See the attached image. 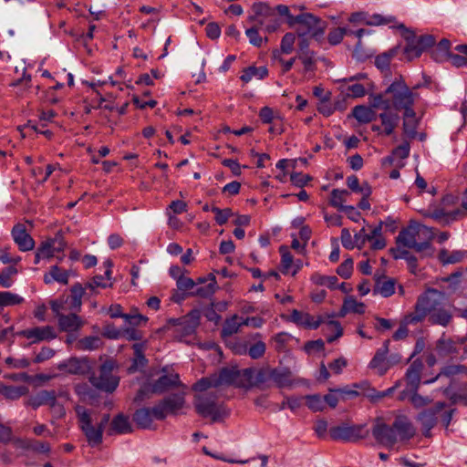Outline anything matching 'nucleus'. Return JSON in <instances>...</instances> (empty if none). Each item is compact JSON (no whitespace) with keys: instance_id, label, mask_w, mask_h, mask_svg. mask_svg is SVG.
<instances>
[{"instance_id":"nucleus-1","label":"nucleus","mask_w":467,"mask_h":467,"mask_svg":"<svg viewBox=\"0 0 467 467\" xmlns=\"http://www.w3.org/2000/svg\"><path fill=\"white\" fill-rule=\"evenodd\" d=\"M429 317L431 324L442 327L448 326L451 320V314L446 307V298L443 293L436 289H429L420 296L415 306V314L410 322L422 321Z\"/></svg>"},{"instance_id":"nucleus-2","label":"nucleus","mask_w":467,"mask_h":467,"mask_svg":"<svg viewBox=\"0 0 467 467\" xmlns=\"http://www.w3.org/2000/svg\"><path fill=\"white\" fill-rule=\"evenodd\" d=\"M371 432L378 443L392 447L400 441L412 438L415 429L406 417H398L391 426L386 424L381 418H377Z\"/></svg>"},{"instance_id":"nucleus-3","label":"nucleus","mask_w":467,"mask_h":467,"mask_svg":"<svg viewBox=\"0 0 467 467\" xmlns=\"http://www.w3.org/2000/svg\"><path fill=\"white\" fill-rule=\"evenodd\" d=\"M76 413L78 419V426L84 433L89 446L97 447L103 441V432L106 425L110 420L109 414L106 413L99 419V412L88 410L83 406H77Z\"/></svg>"},{"instance_id":"nucleus-4","label":"nucleus","mask_w":467,"mask_h":467,"mask_svg":"<svg viewBox=\"0 0 467 467\" xmlns=\"http://www.w3.org/2000/svg\"><path fill=\"white\" fill-rule=\"evenodd\" d=\"M433 236L432 228L414 223L402 229L397 236L396 242L398 246L414 249L420 253L431 248V241Z\"/></svg>"},{"instance_id":"nucleus-5","label":"nucleus","mask_w":467,"mask_h":467,"mask_svg":"<svg viewBox=\"0 0 467 467\" xmlns=\"http://www.w3.org/2000/svg\"><path fill=\"white\" fill-rule=\"evenodd\" d=\"M445 406L444 402L440 401L433 408L423 410L418 414L417 420L420 423L425 437L431 435V431L436 426L439 418L441 424L448 429L456 410L451 409L443 411Z\"/></svg>"},{"instance_id":"nucleus-6","label":"nucleus","mask_w":467,"mask_h":467,"mask_svg":"<svg viewBox=\"0 0 467 467\" xmlns=\"http://www.w3.org/2000/svg\"><path fill=\"white\" fill-rule=\"evenodd\" d=\"M385 95L389 97V106L396 110H407L413 108L418 98L405 83L402 78H396L386 89Z\"/></svg>"},{"instance_id":"nucleus-7","label":"nucleus","mask_w":467,"mask_h":467,"mask_svg":"<svg viewBox=\"0 0 467 467\" xmlns=\"http://www.w3.org/2000/svg\"><path fill=\"white\" fill-rule=\"evenodd\" d=\"M117 370V365L113 360H106L99 368V376L91 375L89 382L97 389L111 393L118 388L119 383Z\"/></svg>"},{"instance_id":"nucleus-8","label":"nucleus","mask_w":467,"mask_h":467,"mask_svg":"<svg viewBox=\"0 0 467 467\" xmlns=\"http://www.w3.org/2000/svg\"><path fill=\"white\" fill-rule=\"evenodd\" d=\"M369 434V429L366 423L351 424L342 422L329 429V436L334 441H342L345 442H358L366 439Z\"/></svg>"},{"instance_id":"nucleus-9","label":"nucleus","mask_w":467,"mask_h":467,"mask_svg":"<svg viewBox=\"0 0 467 467\" xmlns=\"http://www.w3.org/2000/svg\"><path fill=\"white\" fill-rule=\"evenodd\" d=\"M296 24L300 25V27L297 30L299 36L311 35L312 36L317 37L322 36L325 32V23L319 17L310 13H304L296 16H291L290 26H294Z\"/></svg>"},{"instance_id":"nucleus-10","label":"nucleus","mask_w":467,"mask_h":467,"mask_svg":"<svg viewBox=\"0 0 467 467\" xmlns=\"http://www.w3.org/2000/svg\"><path fill=\"white\" fill-rule=\"evenodd\" d=\"M193 403L197 413L203 418H211L213 421H217L222 416L221 408L216 402V396L213 394H196Z\"/></svg>"},{"instance_id":"nucleus-11","label":"nucleus","mask_w":467,"mask_h":467,"mask_svg":"<svg viewBox=\"0 0 467 467\" xmlns=\"http://www.w3.org/2000/svg\"><path fill=\"white\" fill-rule=\"evenodd\" d=\"M345 85L342 86V91L351 98H361L366 95L367 87L370 85L367 75L364 73H358L349 78H346L339 80Z\"/></svg>"},{"instance_id":"nucleus-12","label":"nucleus","mask_w":467,"mask_h":467,"mask_svg":"<svg viewBox=\"0 0 467 467\" xmlns=\"http://www.w3.org/2000/svg\"><path fill=\"white\" fill-rule=\"evenodd\" d=\"M91 368L92 362L86 357H72L57 364L58 370L70 375H86Z\"/></svg>"},{"instance_id":"nucleus-13","label":"nucleus","mask_w":467,"mask_h":467,"mask_svg":"<svg viewBox=\"0 0 467 467\" xmlns=\"http://www.w3.org/2000/svg\"><path fill=\"white\" fill-rule=\"evenodd\" d=\"M163 406L141 408L135 411L133 420L141 429H151L154 420H163Z\"/></svg>"},{"instance_id":"nucleus-14","label":"nucleus","mask_w":467,"mask_h":467,"mask_svg":"<svg viewBox=\"0 0 467 467\" xmlns=\"http://www.w3.org/2000/svg\"><path fill=\"white\" fill-rule=\"evenodd\" d=\"M51 308L53 312H55L58 317V325L61 330L72 332L78 330L83 325V322L80 319V317L77 316L75 313L69 315L59 314L61 305L58 304L57 302H53L51 305Z\"/></svg>"},{"instance_id":"nucleus-15","label":"nucleus","mask_w":467,"mask_h":467,"mask_svg":"<svg viewBox=\"0 0 467 467\" xmlns=\"http://www.w3.org/2000/svg\"><path fill=\"white\" fill-rule=\"evenodd\" d=\"M11 235L21 252H28L34 249L35 241L27 233L24 223H16L11 231Z\"/></svg>"},{"instance_id":"nucleus-16","label":"nucleus","mask_w":467,"mask_h":467,"mask_svg":"<svg viewBox=\"0 0 467 467\" xmlns=\"http://www.w3.org/2000/svg\"><path fill=\"white\" fill-rule=\"evenodd\" d=\"M389 343L390 341L389 339L385 340L383 342L382 347L376 351L374 357L372 358L368 364V368L376 370L379 376L385 375L387 371L390 368L387 358Z\"/></svg>"},{"instance_id":"nucleus-17","label":"nucleus","mask_w":467,"mask_h":467,"mask_svg":"<svg viewBox=\"0 0 467 467\" xmlns=\"http://www.w3.org/2000/svg\"><path fill=\"white\" fill-rule=\"evenodd\" d=\"M19 335L29 339L31 344L51 340L57 337L54 328L50 326L27 328L19 332Z\"/></svg>"},{"instance_id":"nucleus-18","label":"nucleus","mask_w":467,"mask_h":467,"mask_svg":"<svg viewBox=\"0 0 467 467\" xmlns=\"http://www.w3.org/2000/svg\"><path fill=\"white\" fill-rule=\"evenodd\" d=\"M289 319L297 326H301L308 329H317L323 322L321 317H315L314 316H311L308 313L302 312L296 309H294L291 312Z\"/></svg>"},{"instance_id":"nucleus-19","label":"nucleus","mask_w":467,"mask_h":467,"mask_svg":"<svg viewBox=\"0 0 467 467\" xmlns=\"http://www.w3.org/2000/svg\"><path fill=\"white\" fill-rule=\"evenodd\" d=\"M436 350L440 357H453L459 352V344L443 333L436 342Z\"/></svg>"},{"instance_id":"nucleus-20","label":"nucleus","mask_w":467,"mask_h":467,"mask_svg":"<svg viewBox=\"0 0 467 467\" xmlns=\"http://www.w3.org/2000/svg\"><path fill=\"white\" fill-rule=\"evenodd\" d=\"M132 431V427L130 422L129 417L122 413L115 416L111 422L109 433L112 434H126Z\"/></svg>"},{"instance_id":"nucleus-21","label":"nucleus","mask_w":467,"mask_h":467,"mask_svg":"<svg viewBox=\"0 0 467 467\" xmlns=\"http://www.w3.org/2000/svg\"><path fill=\"white\" fill-rule=\"evenodd\" d=\"M200 312L198 310L191 311L187 316L174 321L178 326L182 327L184 334L190 335L195 331L200 322Z\"/></svg>"},{"instance_id":"nucleus-22","label":"nucleus","mask_w":467,"mask_h":467,"mask_svg":"<svg viewBox=\"0 0 467 467\" xmlns=\"http://www.w3.org/2000/svg\"><path fill=\"white\" fill-rule=\"evenodd\" d=\"M423 368V363L420 359H415L408 368L406 379L411 389H417L420 382V374Z\"/></svg>"},{"instance_id":"nucleus-23","label":"nucleus","mask_w":467,"mask_h":467,"mask_svg":"<svg viewBox=\"0 0 467 467\" xmlns=\"http://www.w3.org/2000/svg\"><path fill=\"white\" fill-rule=\"evenodd\" d=\"M184 405V397L182 394H172L163 400H161L158 406H163L164 419L168 413H175L181 410Z\"/></svg>"},{"instance_id":"nucleus-24","label":"nucleus","mask_w":467,"mask_h":467,"mask_svg":"<svg viewBox=\"0 0 467 467\" xmlns=\"http://www.w3.org/2000/svg\"><path fill=\"white\" fill-rule=\"evenodd\" d=\"M272 381L278 388H285L293 385L292 372L287 368H272Z\"/></svg>"},{"instance_id":"nucleus-25","label":"nucleus","mask_w":467,"mask_h":467,"mask_svg":"<svg viewBox=\"0 0 467 467\" xmlns=\"http://www.w3.org/2000/svg\"><path fill=\"white\" fill-rule=\"evenodd\" d=\"M253 11L254 15L250 18L254 24L259 26H264L266 23V19L275 12L268 5L264 3L254 4Z\"/></svg>"},{"instance_id":"nucleus-26","label":"nucleus","mask_w":467,"mask_h":467,"mask_svg":"<svg viewBox=\"0 0 467 467\" xmlns=\"http://www.w3.org/2000/svg\"><path fill=\"white\" fill-rule=\"evenodd\" d=\"M462 211L455 210L453 212H445L443 209L429 210L425 213L426 217L434 219L437 222L449 223L451 221L456 220L462 214Z\"/></svg>"},{"instance_id":"nucleus-27","label":"nucleus","mask_w":467,"mask_h":467,"mask_svg":"<svg viewBox=\"0 0 467 467\" xmlns=\"http://www.w3.org/2000/svg\"><path fill=\"white\" fill-rule=\"evenodd\" d=\"M410 144L409 142L405 141L400 146H398L396 149L392 150L391 155L386 157L382 161L383 165H392L394 163H397L400 161H402L410 155Z\"/></svg>"},{"instance_id":"nucleus-28","label":"nucleus","mask_w":467,"mask_h":467,"mask_svg":"<svg viewBox=\"0 0 467 467\" xmlns=\"http://www.w3.org/2000/svg\"><path fill=\"white\" fill-rule=\"evenodd\" d=\"M55 390L43 389L31 395L26 401V406L37 409L40 406H47L51 401L52 394Z\"/></svg>"},{"instance_id":"nucleus-29","label":"nucleus","mask_w":467,"mask_h":467,"mask_svg":"<svg viewBox=\"0 0 467 467\" xmlns=\"http://www.w3.org/2000/svg\"><path fill=\"white\" fill-rule=\"evenodd\" d=\"M379 118L381 121V126L383 128L382 133L389 136L392 134L395 128L399 123L400 117L397 113L393 112H383L379 115Z\"/></svg>"},{"instance_id":"nucleus-30","label":"nucleus","mask_w":467,"mask_h":467,"mask_svg":"<svg viewBox=\"0 0 467 467\" xmlns=\"http://www.w3.org/2000/svg\"><path fill=\"white\" fill-rule=\"evenodd\" d=\"M403 131L409 138H415L418 120L416 119V113L412 109H407L403 114Z\"/></svg>"},{"instance_id":"nucleus-31","label":"nucleus","mask_w":467,"mask_h":467,"mask_svg":"<svg viewBox=\"0 0 467 467\" xmlns=\"http://www.w3.org/2000/svg\"><path fill=\"white\" fill-rule=\"evenodd\" d=\"M268 75V69L266 67H255L250 66L244 69L242 76L240 77L241 80L244 83L250 82L253 78L256 79H264Z\"/></svg>"},{"instance_id":"nucleus-32","label":"nucleus","mask_w":467,"mask_h":467,"mask_svg":"<svg viewBox=\"0 0 467 467\" xmlns=\"http://www.w3.org/2000/svg\"><path fill=\"white\" fill-rule=\"evenodd\" d=\"M243 326V317L234 315L231 318L225 320L221 331V335L223 337H231L234 334H236Z\"/></svg>"},{"instance_id":"nucleus-33","label":"nucleus","mask_w":467,"mask_h":467,"mask_svg":"<svg viewBox=\"0 0 467 467\" xmlns=\"http://www.w3.org/2000/svg\"><path fill=\"white\" fill-rule=\"evenodd\" d=\"M62 398L67 400V395H63V393L57 394L56 391H54L52 394L51 401L47 404L53 416L57 419L63 418L66 415L64 402L61 400Z\"/></svg>"},{"instance_id":"nucleus-34","label":"nucleus","mask_w":467,"mask_h":467,"mask_svg":"<svg viewBox=\"0 0 467 467\" xmlns=\"http://www.w3.org/2000/svg\"><path fill=\"white\" fill-rule=\"evenodd\" d=\"M450 47L451 42L446 38L441 39L431 52L432 58L437 62L448 61L451 54Z\"/></svg>"},{"instance_id":"nucleus-35","label":"nucleus","mask_w":467,"mask_h":467,"mask_svg":"<svg viewBox=\"0 0 467 467\" xmlns=\"http://www.w3.org/2000/svg\"><path fill=\"white\" fill-rule=\"evenodd\" d=\"M179 382L178 374L163 375L156 380L152 386V389L154 392H163L170 387L179 384Z\"/></svg>"},{"instance_id":"nucleus-36","label":"nucleus","mask_w":467,"mask_h":467,"mask_svg":"<svg viewBox=\"0 0 467 467\" xmlns=\"http://www.w3.org/2000/svg\"><path fill=\"white\" fill-rule=\"evenodd\" d=\"M464 257H467V250H457L450 253L448 250L442 249L439 254V259L444 265L459 263Z\"/></svg>"},{"instance_id":"nucleus-37","label":"nucleus","mask_w":467,"mask_h":467,"mask_svg":"<svg viewBox=\"0 0 467 467\" xmlns=\"http://www.w3.org/2000/svg\"><path fill=\"white\" fill-rule=\"evenodd\" d=\"M352 115L360 123H368L376 117L375 111L371 108L364 105L354 107Z\"/></svg>"},{"instance_id":"nucleus-38","label":"nucleus","mask_w":467,"mask_h":467,"mask_svg":"<svg viewBox=\"0 0 467 467\" xmlns=\"http://www.w3.org/2000/svg\"><path fill=\"white\" fill-rule=\"evenodd\" d=\"M69 273L66 270H62L57 265H54L50 268V271L47 275H45L44 280L47 284L51 283L52 281H57L61 284L68 283Z\"/></svg>"},{"instance_id":"nucleus-39","label":"nucleus","mask_w":467,"mask_h":467,"mask_svg":"<svg viewBox=\"0 0 467 467\" xmlns=\"http://www.w3.org/2000/svg\"><path fill=\"white\" fill-rule=\"evenodd\" d=\"M104 265L107 266V269L105 271V275L107 277V280L104 281V276L103 275H96V276L93 277L91 282L87 284L86 288H89L90 290H94L95 288H98V287L106 288V287H108L109 285L108 281L110 278V275H111L110 267L112 266V263H111V261L107 260L104 263Z\"/></svg>"},{"instance_id":"nucleus-40","label":"nucleus","mask_w":467,"mask_h":467,"mask_svg":"<svg viewBox=\"0 0 467 467\" xmlns=\"http://www.w3.org/2000/svg\"><path fill=\"white\" fill-rule=\"evenodd\" d=\"M374 294H379L383 297H389L395 293V282L393 279H382L376 282Z\"/></svg>"},{"instance_id":"nucleus-41","label":"nucleus","mask_w":467,"mask_h":467,"mask_svg":"<svg viewBox=\"0 0 467 467\" xmlns=\"http://www.w3.org/2000/svg\"><path fill=\"white\" fill-rule=\"evenodd\" d=\"M363 314L365 312V305L357 301L354 297L349 296L344 300L340 316L344 317L347 313Z\"/></svg>"},{"instance_id":"nucleus-42","label":"nucleus","mask_w":467,"mask_h":467,"mask_svg":"<svg viewBox=\"0 0 467 467\" xmlns=\"http://www.w3.org/2000/svg\"><path fill=\"white\" fill-rule=\"evenodd\" d=\"M28 387L26 386H2L0 393L8 400H17L27 394Z\"/></svg>"},{"instance_id":"nucleus-43","label":"nucleus","mask_w":467,"mask_h":467,"mask_svg":"<svg viewBox=\"0 0 467 467\" xmlns=\"http://www.w3.org/2000/svg\"><path fill=\"white\" fill-rule=\"evenodd\" d=\"M350 195V192L348 190H339L334 189L330 194L329 203L331 206L337 208L341 211L347 205H344V202L348 201V197Z\"/></svg>"},{"instance_id":"nucleus-44","label":"nucleus","mask_w":467,"mask_h":467,"mask_svg":"<svg viewBox=\"0 0 467 467\" xmlns=\"http://www.w3.org/2000/svg\"><path fill=\"white\" fill-rule=\"evenodd\" d=\"M237 370L238 368L234 367L222 368L218 374H215L218 387L223 385H233Z\"/></svg>"},{"instance_id":"nucleus-45","label":"nucleus","mask_w":467,"mask_h":467,"mask_svg":"<svg viewBox=\"0 0 467 467\" xmlns=\"http://www.w3.org/2000/svg\"><path fill=\"white\" fill-rule=\"evenodd\" d=\"M254 370L251 368L238 369L233 385L246 388L251 385Z\"/></svg>"},{"instance_id":"nucleus-46","label":"nucleus","mask_w":467,"mask_h":467,"mask_svg":"<svg viewBox=\"0 0 467 467\" xmlns=\"http://www.w3.org/2000/svg\"><path fill=\"white\" fill-rule=\"evenodd\" d=\"M311 280L316 285L328 288H336L338 281L336 275H324L319 273H315L311 276Z\"/></svg>"},{"instance_id":"nucleus-47","label":"nucleus","mask_w":467,"mask_h":467,"mask_svg":"<svg viewBox=\"0 0 467 467\" xmlns=\"http://www.w3.org/2000/svg\"><path fill=\"white\" fill-rule=\"evenodd\" d=\"M56 244L57 239H49L43 242L37 248L38 256H42L45 259H50L56 254Z\"/></svg>"},{"instance_id":"nucleus-48","label":"nucleus","mask_w":467,"mask_h":467,"mask_svg":"<svg viewBox=\"0 0 467 467\" xmlns=\"http://www.w3.org/2000/svg\"><path fill=\"white\" fill-rule=\"evenodd\" d=\"M24 298L8 291L0 292V307L16 306L23 303Z\"/></svg>"},{"instance_id":"nucleus-49","label":"nucleus","mask_w":467,"mask_h":467,"mask_svg":"<svg viewBox=\"0 0 467 467\" xmlns=\"http://www.w3.org/2000/svg\"><path fill=\"white\" fill-rule=\"evenodd\" d=\"M422 52V48L418 45L414 38L408 40L404 48V55L408 60H412L416 57H419Z\"/></svg>"},{"instance_id":"nucleus-50","label":"nucleus","mask_w":467,"mask_h":467,"mask_svg":"<svg viewBox=\"0 0 467 467\" xmlns=\"http://www.w3.org/2000/svg\"><path fill=\"white\" fill-rule=\"evenodd\" d=\"M101 340L99 337L90 336L81 338L78 342V348L80 350H95L99 348Z\"/></svg>"},{"instance_id":"nucleus-51","label":"nucleus","mask_w":467,"mask_h":467,"mask_svg":"<svg viewBox=\"0 0 467 467\" xmlns=\"http://www.w3.org/2000/svg\"><path fill=\"white\" fill-rule=\"evenodd\" d=\"M217 387H218V383H217V380L215 378V374H213V375H211L210 377L202 378L200 380H198L193 385V389L195 391L203 392L210 388H217Z\"/></svg>"},{"instance_id":"nucleus-52","label":"nucleus","mask_w":467,"mask_h":467,"mask_svg":"<svg viewBox=\"0 0 467 467\" xmlns=\"http://www.w3.org/2000/svg\"><path fill=\"white\" fill-rule=\"evenodd\" d=\"M211 211L214 213V220L219 225L226 223L228 219L234 215L230 208L220 209L216 206H212Z\"/></svg>"},{"instance_id":"nucleus-53","label":"nucleus","mask_w":467,"mask_h":467,"mask_svg":"<svg viewBox=\"0 0 467 467\" xmlns=\"http://www.w3.org/2000/svg\"><path fill=\"white\" fill-rule=\"evenodd\" d=\"M17 270L14 266L5 267L0 273V285L5 288H9L13 285L12 276L16 275Z\"/></svg>"},{"instance_id":"nucleus-54","label":"nucleus","mask_w":467,"mask_h":467,"mask_svg":"<svg viewBox=\"0 0 467 467\" xmlns=\"http://www.w3.org/2000/svg\"><path fill=\"white\" fill-rule=\"evenodd\" d=\"M305 399L306 400L307 407L313 411H322L326 408L324 400L320 395H306Z\"/></svg>"},{"instance_id":"nucleus-55","label":"nucleus","mask_w":467,"mask_h":467,"mask_svg":"<svg viewBox=\"0 0 467 467\" xmlns=\"http://www.w3.org/2000/svg\"><path fill=\"white\" fill-rule=\"evenodd\" d=\"M465 371V367L464 366H447L445 368H442V370L433 379H430V380H426L425 383L426 384H430V383H433L434 381L437 380V379L441 376H447V377H451V376H453V375H456V374H459L461 372H463Z\"/></svg>"},{"instance_id":"nucleus-56","label":"nucleus","mask_w":467,"mask_h":467,"mask_svg":"<svg viewBox=\"0 0 467 467\" xmlns=\"http://www.w3.org/2000/svg\"><path fill=\"white\" fill-rule=\"evenodd\" d=\"M369 100L373 108H382L386 110L390 109L389 97L385 95V92L370 96Z\"/></svg>"},{"instance_id":"nucleus-57","label":"nucleus","mask_w":467,"mask_h":467,"mask_svg":"<svg viewBox=\"0 0 467 467\" xmlns=\"http://www.w3.org/2000/svg\"><path fill=\"white\" fill-rule=\"evenodd\" d=\"M295 41H296L295 34L286 33L283 36V38L281 40V44H280V49H281L282 53L286 54V55L291 54L292 51L294 50Z\"/></svg>"},{"instance_id":"nucleus-58","label":"nucleus","mask_w":467,"mask_h":467,"mask_svg":"<svg viewBox=\"0 0 467 467\" xmlns=\"http://www.w3.org/2000/svg\"><path fill=\"white\" fill-rule=\"evenodd\" d=\"M260 26L254 24V26L245 30V35L249 39V42L254 47H261L263 44V38L259 35Z\"/></svg>"},{"instance_id":"nucleus-59","label":"nucleus","mask_w":467,"mask_h":467,"mask_svg":"<svg viewBox=\"0 0 467 467\" xmlns=\"http://www.w3.org/2000/svg\"><path fill=\"white\" fill-rule=\"evenodd\" d=\"M280 253H281V266H282V272L284 274L288 273L289 269L292 266L293 264V255L288 251V249L285 246L280 247Z\"/></svg>"},{"instance_id":"nucleus-60","label":"nucleus","mask_w":467,"mask_h":467,"mask_svg":"<svg viewBox=\"0 0 467 467\" xmlns=\"http://www.w3.org/2000/svg\"><path fill=\"white\" fill-rule=\"evenodd\" d=\"M442 392L450 400L452 405L462 402L465 406H467V393H454L451 390L450 387L445 388Z\"/></svg>"},{"instance_id":"nucleus-61","label":"nucleus","mask_w":467,"mask_h":467,"mask_svg":"<svg viewBox=\"0 0 467 467\" xmlns=\"http://www.w3.org/2000/svg\"><path fill=\"white\" fill-rule=\"evenodd\" d=\"M345 35H347V28L337 27L330 30L327 35V40L331 45L336 46L342 41Z\"/></svg>"},{"instance_id":"nucleus-62","label":"nucleus","mask_w":467,"mask_h":467,"mask_svg":"<svg viewBox=\"0 0 467 467\" xmlns=\"http://www.w3.org/2000/svg\"><path fill=\"white\" fill-rule=\"evenodd\" d=\"M353 270V260L351 258L346 259L343 263H341L337 269V273L343 278L348 279L350 277Z\"/></svg>"},{"instance_id":"nucleus-63","label":"nucleus","mask_w":467,"mask_h":467,"mask_svg":"<svg viewBox=\"0 0 467 467\" xmlns=\"http://www.w3.org/2000/svg\"><path fill=\"white\" fill-rule=\"evenodd\" d=\"M304 65V71L308 72L314 70L316 60L315 53L297 55L296 57Z\"/></svg>"},{"instance_id":"nucleus-64","label":"nucleus","mask_w":467,"mask_h":467,"mask_svg":"<svg viewBox=\"0 0 467 467\" xmlns=\"http://www.w3.org/2000/svg\"><path fill=\"white\" fill-rule=\"evenodd\" d=\"M281 26L280 19L276 16L274 12L267 19L264 26H260L261 28L268 33L275 32Z\"/></svg>"}]
</instances>
